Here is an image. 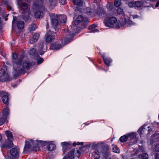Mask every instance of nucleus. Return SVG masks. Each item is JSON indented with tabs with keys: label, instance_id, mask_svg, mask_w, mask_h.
<instances>
[{
	"label": "nucleus",
	"instance_id": "f257e3e1",
	"mask_svg": "<svg viewBox=\"0 0 159 159\" xmlns=\"http://www.w3.org/2000/svg\"><path fill=\"white\" fill-rule=\"evenodd\" d=\"M43 141H35L32 139H28L25 141L24 151L29 150V151H37L39 150V146L42 144Z\"/></svg>",
	"mask_w": 159,
	"mask_h": 159
},
{
	"label": "nucleus",
	"instance_id": "f03ea898",
	"mask_svg": "<svg viewBox=\"0 0 159 159\" xmlns=\"http://www.w3.org/2000/svg\"><path fill=\"white\" fill-rule=\"evenodd\" d=\"M23 59L21 57L20 62H16L14 65L13 71L16 74L21 73L23 71L24 68H28L30 66V64L28 61H25L22 66L21 63Z\"/></svg>",
	"mask_w": 159,
	"mask_h": 159
},
{
	"label": "nucleus",
	"instance_id": "7ed1b4c3",
	"mask_svg": "<svg viewBox=\"0 0 159 159\" xmlns=\"http://www.w3.org/2000/svg\"><path fill=\"white\" fill-rule=\"evenodd\" d=\"M80 150L77 149L71 150L62 159H74L75 157H79L81 154Z\"/></svg>",
	"mask_w": 159,
	"mask_h": 159
},
{
	"label": "nucleus",
	"instance_id": "20e7f679",
	"mask_svg": "<svg viewBox=\"0 0 159 159\" xmlns=\"http://www.w3.org/2000/svg\"><path fill=\"white\" fill-rule=\"evenodd\" d=\"M33 0H18V3L20 6V11L21 13H24L28 9V5L26 3L23 2H27L28 3H30L33 2Z\"/></svg>",
	"mask_w": 159,
	"mask_h": 159
},
{
	"label": "nucleus",
	"instance_id": "39448f33",
	"mask_svg": "<svg viewBox=\"0 0 159 159\" xmlns=\"http://www.w3.org/2000/svg\"><path fill=\"white\" fill-rule=\"evenodd\" d=\"M11 80V78L9 77L5 70L2 69L0 70V81L4 82Z\"/></svg>",
	"mask_w": 159,
	"mask_h": 159
},
{
	"label": "nucleus",
	"instance_id": "423d86ee",
	"mask_svg": "<svg viewBox=\"0 0 159 159\" xmlns=\"http://www.w3.org/2000/svg\"><path fill=\"white\" fill-rule=\"evenodd\" d=\"M62 147V151L63 152L62 155L70 150L72 147V143L70 142H63L61 143Z\"/></svg>",
	"mask_w": 159,
	"mask_h": 159
},
{
	"label": "nucleus",
	"instance_id": "0eeeda50",
	"mask_svg": "<svg viewBox=\"0 0 159 159\" xmlns=\"http://www.w3.org/2000/svg\"><path fill=\"white\" fill-rule=\"evenodd\" d=\"M120 27V23L119 24L118 23L116 17L113 16L110 17V28H119Z\"/></svg>",
	"mask_w": 159,
	"mask_h": 159
},
{
	"label": "nucleus",
	"instance_id": "6e6552de",
	"mask_svg": "<svg viewBox=\"0 0 159 159\" xmlns=\"http://www.w3.org/2000/svg\"><path fill=\"white\" fill-rule=\"evenodd\" d=\"M100 152L102 153V155L106 158L109 157V151L108 145H106L103 147H99Z\"/></svg>",
	"mask_w": 159,
	"mask_h": 159
},
{
	"label": "nucleus",
	"instance_id": "1a4fd4ad",
	"mask_svg": "<svg viewBox=\"0 0 159 159\" xmlns=\"http://www.w3.org/2000/svg\"><path fill=\"white\" fill-rule=\"evenodd\" d=\"M136 135L135 132H132L128 134V136L130 138V145L134 144L137 142L138 138L136 137Z\"/></svg>",
	"mask_w": 159,
	"mask_h": 159
},
{
	"label": "nucleus",
	"instance_id": "9d476101",
	"mask_svg": "<svg viewBox=\"0 0 159 159\" xmlns=\"http://www.w3.org/2000/svg\"><path fill=\"white\" fill-rule=\"evenodd\" d=\"M53 33L49 31L46 33L45 36V41L47 43H50L55 39L54 36H53Z\"/></svg>",
	"mask_w": 159,
	"mask_h": 159
},
{
	"label": "nucleus",
	"instance_id": "9b49d317",
	"mask_svg": "<svg viewBox=\"0 0 159 159\" xmlns=\"http://www.w3.org/2000/svg\"><path fill=\"white\" fill-rule=\"evenodd\" d=\"M134 22L130 20L127 21L125 19H124L121 20L120 22V25L121 27H124L125 25H126L127 26H130L134 25Z\"/></svg>",
	"mask_w": 159,
	"mask_h": 159
},
{
	"label": "nucleus",
	"instance_id": "f8f14e48",
	"mask_svg": "<svg viewBox=\"0 0 159 159\" xmlns=\"http://www.w3.org/2000/svg\"><path fill=\"white\" fill-rule=\"evenodd\" d=\"M10 153L12 157L17 158L19 156V150L17 148H12L10 150Z\"/></svg>",
	"mask_w": 159,
	"mask_h": 159
},
{
	"label": "nucleus",
	"instance_id": "ddd939ff",
	"mask_svg": "<svg viewBox=\"0 0 159 159\" xmlns=\"http://www.w3.org/2000/svg\"><path fill=\"white\" fill-rule=\"evenodd\" d=\"M103 15L104 25L106 27H109V14L106 13H104Z\"/></svg>",
	"mask_w": 159,
	"mask_h": 159
},
{
	"label": "nucleus",
	"instance_id": "4468645a",
	"mask_svg": "<svg viewBox=\"0 0 159 159\" xmlns=\"http://www.w3.org/2000/svg\"><path fill=\"white\" fill-rule=\"evenodd\" d=\"M159 140V133H155L151 136L150 139V143L152 144L154 142H156Z\"/></svg>",
	"mask_w": 159,
	"mask_h": 159
},
{
	"label": "nucleus",
	"instance_id": "2eb2a0df",
	"mask_svg": "<svg viewBox=\"0 0 159 159\" xmlns=\"http://www.w3.org/2000/svg\"><path fill=\"white\" fill-rule=\"evenodd\" d=\"M13 139H7L6 140L4 145V147L6 148H10L12 147L13 145Z\"/></svg>",
	"mask_w": 159,
	"mask_h": 159
},
{
	"label": "nucleus",
	"instance_id": "dca6fc26",
	"mask_svg": "<svg viewBox=\"0 0 159 159\" xmlns=\"http://www.w3.org/2000/svg\"><path fill=\"white\" fill-rule=\"evenodd\" d=\"M22 57V58H24V56L23 55H22L21 56L19 59H18V55H17L15 53H13L12 54V58L14 60V61H13V66H14V65L16 62H20V59Z\"/></svg>",
	"mask_w": 159,
	"mask_h": 159
},
{
	"label": "nucleus",
	"instance_id": "f3484780",
	"mask_svg": "<svg viewBox=\"0 0 159 159\" xmlns=\"http://www.w3.org/2000/svg\"><path fill=\"white\" fill-rule=\"evenodd\" d=\"M39 34L38 33L35 34L30 41V43L32 44L36 42L39 38Z\"/></svg>",
	"mask_w": 159,
	"mask_h": 159
},
{
	"label": "nucleus",
	"instance_id": "a211bd4d",
	"mask_svg": "<svg viewBox=\"0 0 159 159\" xmlns=\"http://www.w3.org/2000/svg\"><path fill=\"white\" fill-rule=\"evenodd\" d=\"M100 152L99 147L98 150L93 152L92 154V157L95 159H98L100 157Z\"/></svg>",
	"mask_w": 159,
	"mask_h": 159
},
{
	"label": "nucleus",
	"instance_id": "6ab92c4d",
	"mask_svg": "<svg viewBox=\"0 0 159 159\" xmlns=\"http://www.w3.org/2000/svg\"><path fill=\"white\" fill-rule=\"evenodd\" d=\"M9 95L7 92L3 91L0 92V96L2 97V99H8Z\"/></svg>",
	"mask_w": 159,
	"mask_h": 159
},
{
	"label": "nucleus",
	"instance_id": "aec40b11",
	"mask_svg": "<svg viewBox=\"0 0 159 159\" xmlns=\"http://www.w3.org/2000/svg\"><path fill=\"white\" fill-rule=\"evenodd\" d=\"M45 43L44 42H40V45L39 46V54L41 55H42L45 52V51H43V48L44 47V45Z\"/></svg>",
	"mask_w": 159,
	"mask_h": 159
},
{
	"label": "nucleus",
	"instance_id": "412c9836",
	"mask_svg": "<svg viewBox=\"0 0 159 159\" xmlns=\"http://www.w3.org/2000/svg\"><path fill=\"white\" fill-rule=\"evenodd\" d=\"M101 56L104 60V62L105 64L107 66H109V60L108 58L106 57V55L105 53H103L101 54Z\"/></svg>",
	"mask_w": 159,
	"mask_h": 159
},
{
	"label": "nucleus",
	"instance_id": "4be33fe9",
	"mask_svg": "<svg viewBox=\"0 0 159 159\" xmlns=\"http://www.w3.org/2000/svg\"><path fill=\"white\" fill-rule=\"evenodd\" d=\"M51 23L53 28H54V29L56 30L57 26L58 24V20L55 18L52 19L51 20Z\"/></svg>",
	"mask_w": 159,
	"mask_h": 159
},
{
	"label": "nucleus",
	"instance_id": "5701e85b",
	"mask_svg": "<svg viewBox=\"0 0 159 159\" xmlns=\"http://www.w3.org/2000/svg\"><path fill=\"white\" fill-rule=\"evenodd\" d=\"M43 15V12L40 11H38L35 12L34 16L36 18H40L42 17Z\"/></svg>",
	"mask_w": 159,
	"mask_h": 159
},
{
	"label": "nucleus",
	"instance_id": "b1692460",
	"mask_svg": "<svg viewBox=\"0 0 159 159\" xmlns=\"http://www.w3.org/2000/svg\"><path fill=\"white\" fill-rule=\"evenodd\" d=\"M5 133L7 138V139H13L12 134L10 131H6Z\"/></svg>",
	"mask_w": 159,
	"mask_h": 159
},
{
	"label": "nucleus",
	"instance_id": "393cba45",
	"mask_svg": "<svg viewBox=\"0 0 159 159\" xmlns=\"http://www.w3.org/2000/svg\"><path fill=\"white\" fill-rule=\"evenodd\" d=\"M61 48V46L60 45L53 44L50 47V48L53 50H59Z\"/></svg>",
	"mask_w": 159,
	"mask_h": 159
},
{
	"label": "nucleus",
	"instance_id": "a878e982",
	"mask_svg": "<svg viewBox=\"0 0 159 159\" xmlns=\"http://www.w3.org/2000/svg\"><path fill=\"white\" fill-rule=\"evenodd\" d=\"M47 148L49 151H52L54 150L56 148V146L53 144L51 143L47 146Z\"/></svg>",
	"mask_w": 159,
	"mask_h": 159
},
{
	"label": "nucleus",
	"instance_id": "bb28decb",
	"mask_svg": "<svg viewBox=\"0 0 159 159\" xmlns=\"http://www.w3.org/2000/svg\"><path fill=\"white\" fill-rule=\"evenodd\" d=\"M84 20V18L82 16H79L76 18L75 20V23H77V24H78V23H80L83 21Z\"/></svg>",
	"mask_w": 159,
	"mask_h": 159
},
{
	"label": "nucleus",
	"instance_id": "cd10ccee",
	"mask_svg": "<svg viewBox=\"0 0 159 159\" xmlns=\"http://www.w3.org/2000/svg\"><path fill=\"white\" fill-rule=\"evenodd\" d=\"M37 28L36 25L33 23L30 25L28 28V30L30 32L33 31L35 30Z\"/></svg>",
	"mask_w": 159,
	"mask_h": 159
},
{
	"label": "nucleus",
	"instance_id": "c85d7f7f",
	"mask_svg": "<svg viewBox=\"0 0 159 159\" xmlns=\"http://www.w3.org/2000/svg\"><path fill=\"white\" fill-rule=\"evenodd\" d=\"M17 26L19 29H23L24 26V23L23 21H19L17 24Z\"/></svg>",
	"mask_w": 159,
	"mask_h": 159
},
{
	"label": "nucleus",
	"instance_id": "c756f323",
	"mask_svg": "<svg viewBox=\"0 0 159 159\" xmlns=\"http://www.w3.org/2000/svg\"><path fill=\"white\" fill-rule=\"evenodd\" d=\"M128 138L129 137L128 136V134L126 135H124L120 138V140L121 142H124L127 141Z\"/></svg>",
	"mask_w": 159,
	"mask_h": 159
},
{
	"label": "nucleus",
	"instance_id": "7c9ffc66",
	"mask_svg": "<svg viewBox=\"0 0 159 159\" xmlns=\"http://www.w3.org/2000/svg\"><path fill=\"white\" fill-rule=\"evenodd\" d=\"M9 111L8 106L6 107L3 111V114L4 116L6 117L9 114Z\"/></svg>",
	"mask_w": 159,
	"mask_h": 159
},
{
	"label": "nucleus",
	"instance_id": "2f4dec72",
	"mask_svg": "<svg viewBox=\"0 0 159 159\" xmlns=\"http://www.w3.org/2000/svg\"><path fill=\"white\" fill-rule=\"evenodd\" d=\"M139 156L142 159H148V156L146 153H143L142 154L139 155Z\"/></svg>",
	"mask_w": 159,
	"mask_h": 159
},
{
	"label": "nucleus",
	"instance_id": "473e14b6",
	"mask_svg": "<svg viewBox=\"0 0 159 159\" xmlns=\"http://www.w3.org/2000/svg\"><path fill=\"white\" fill-rule=\"evenodd\" d=\"M73 3L77 6H81L83 3V2L82 0H74Z\"/></svg>",
	"mask_w": 159,
	"mask_h": 159
},
{
	"label": "nucleus",
	"instance_id": "72a5a7b5",
	"mask_svg": "<svg viewBox=\"0 0 159 159\" xmlns=\"http://www.w3.org/2000/svg\"><path fill=\"white\" fill-rule=\"evenodd\" d=\"M60 19L61 23H65L66 20V16L65 15H61L60 16Z\"/></svg>",
	"mask_w": 159,
	"mask_h": 159
},
{
	"label": "nucleus",
	"instance_id": "f704fd0d",
	"mask_svg": "<svg viewBox=\"0 0 159 159\" xmlns=\"http://www.w3.org/2000/svg\"><path fill=\"white\" fill-rule=\"evenodd\" d=\"M135 7H140L143 5V2L141 1H136L134 2Z\"/></svg>",
	"mask_w": 159,
	"mask_h": 159
},
{
	"label": "nucleus",
	"instance_id": "c9c22d12",
	"mask_svg": "<svg viewBox=\"0 0 159 159\" xmlns=\"http://www.w3.org/2000/svg\"><path fill=\"white\" fill-rule=\"evenodd\" d=\"M146 130L144 126H142L138 130V132L141 134H143L145 133V131Z\"/></svg>",
	"mask_w": 159,
	"mask_h": 159
},
{
	"label": "nucleus",
	"instance_id": "e433bc0d",
	"mask_svg": "<svg viewBox=\"0 0 159 159\" xmlns=\"http://www.w3.org/2000/svg\"><path fill=\"white\" fill-rule=\"evenodd\" d=\"M70 41V40L67 38H64L62 39L61 43L63 45H65L68 43Z\"/></svg>",
	"mask_w": 159,
	"mask_h": 159
},
{
	"label": "nucleus",
	"instance_id": "4c0bfd02",
	"mask_svg": "<svg viewBox=\"0 0 159 159\" xmlns=\"http://www.w3.org/2000/svg\"><path fill=\"white\" fill-rule=\"evenodd\" d=\"M112 150L113 152L116 153H119L120 152V149L116 146L113 148Z\"/></svg>",
	"mask_w": 159,
	"mask_h": 159
},
{
	"label": "nucleus",
	"instance_id": "58836bf2",
	"mask_svg": "<svg viewBox=\"0 0 159 159\" xmlns=\"http://www.w3.org/2000/svg\"><path fill=\"white\" fill-rule=\"evenodd\" d=\"M36 52V50L35 49L33 48L30 49L29 51V53L31 55H34Z\"/></svg>",
	"mask_w": 159,
	"mask_h": 159
},
{
	"label": "nucleus",
	"instance_id": "ea45409f",
	"mask_svg": "<svg viewBox=\"0 0 159 159\" xmlns=\"http://www.w3.org/2000/svg\"><path fill=\"white\" fill-rule=\"evenodd\" d=\"M116 11L118 14H122L124 13L123 9L120 8H118L116 9Z\"/></svg>",
	"mask_w": 159,
	"mask_h": 159
},
{
	"label": "nucleus",
	"instance_id": "a19ab883",
	"mask_svg": "<svg viewBox=\"0 0 159 159\" xmlns=\"http://www.w3.org/2000/svg\"><path fill=\"white\" fill-rule=\"evenodd\" d=\"M128 5V6L130 8H132L135 7L134 2V1H131L129 2Z\"/></svg>",
	"mask_w": 159,
	"mask_h": 159
},
{
	"label": "nucleus",
	"instance_id": "79ce46f5",
	"mask_svg": "<svg viewBox=\"0 0 159 159\" xmlns=\"http://www.w3.org/2000/svg\"><path fill=\"white\" fill-rule=\"evenodd\" d=\"M121 1L120 0H116L114 4L116 7H118L121 4Z\"/></svg>",
	"mask_w": 159,
	"mask_h": 159
},
{
	"label": "nucleus",
	"instance_id": "37998d69",
	"mask_svg": "<svg viewBox=\"0 0 159 159\" xmlns=\"http://www.w3.org/2000/svg\"><path fill=\"white\" fill-rule=\"evenodd\" d=\"M6 120V118L3 117L0 119V125H3L5 122Z\"/></svg>",
	"mask_w": 159,
	"mask_h": 159
},
{
	"label": "nucleus",
	"instance_id": "c03bdc74",
	"mask_svg": "<svg viewBox=\"0 0 159 159\" xmlns=\"http://www.w3.org/2000/svg\"><path fill=\"white\" fill-rule=\"evenodd\" d=\"M97 25L95 24H93L92 25H90L89 27V29L90 30H92L97 27Z\"/></svg>",
	"mask_w": 159,
	"mask_h": 159
},
{
	"label": "nucleus",
	"instance_id": "a18cd8bd",
	"mask_svg": "<svg viewBox=\"0 0 159 159\" xmlns=\"http://www.w3.org/2000/svg\"><path fill=\"white\" fill-rule=\"evenodd\" d=\"M43 59L42 58L40 57L39 59L38 60L37 64L39 65L43 61Z\"/></svg>",
	"mask_w": 159,
	"mask_h": 159
},
{
	"label": "nucleus",
	"instance_id": "49530a36",
	"mask_svg": "<svg viewBox=\"0 0 159 159\" xmlns=\"http://www.w3.org/2000/svg\"><path fill=\"white\" fill-rule=\"evenodd\" d=\"M87 12L86 13L88 15L91 14L92 12L91 10V9L89 7H88L86 8Z\"/></svg>",
	"mask_w": 159,
	"mask_h": 159
},
{
	"label": "nucleus",
	"instance_id": "de8ad7c7",
	"mask_svg": "<svg viewBox=\"0 0 159 159\" xmlns=\"http://www.w3.org/2000/svg\"><path fill=\"white\" fill-rule=\"evenodd\" d=\"M155 148L156 152H159V143L156 144L155 146Z\"/></svg>",
	"mask_w": 159,
	"mask_h": 159
},
{
	"label": "nucleus",
	"instance_id": "09e8293b",
	"mask_svg": "<svg viewBox=\"0 0 159 159\" xmlns=\"http://www.w3.org/2000/svg\"><path fill=\"white\" fill-rule=\"evenodd\" d=\"M148 129H147V131H148V134H149L152 131V129L150 127H148Z\"/></svg>",
	"mask_w": 159,
	"mask_h": 159
},
{
	"label": "nucleus",
	"instance_id": "8fccbe9b",
	"mask_svg": "<svg viewBox=\"0 0 159 159\" xmlns=\"http://www.w3.org/2000/svg\"><path fill=\"white\" fill-rule=\"evenodd\" d=\"M2 101L4 103L6 104V107L8 106V105L9 103L8 100H2Z\"/></svg>",
	"mask_w": 159,
	"mask_h": 159
},
{
	"label": "nucleus",
	"instance_id": "3c124183",
	"mask_svg": "<svg viewBox=\"0 0 159 159\" xmlns=\"http://www.w3.org/2000/svg\"><path fill=\"white\" fill-rule=\"evenodd\" d=\"M16 17L15 16H13V20L12 21V26L13 27L14 26V24H15V21L16 20Z\"/></svg>",
	"mask_w": 159,
	"mask_h": 159
},
{
	"label": "nucleus",
	"instance_id": "603ef678",
	"mask_svg": "<svg viewBox=\"0 0 159 159\" xmlns=\"http://www.w3.org/2000/svg\"><path fill=\"white\" fill-rule=\"evenodd\" d=\"M59 2L61 4L64 5L66 2V0H59Z\"/></svg>",
	"mask_w": 159,
	"mask_h": 159
},
{
	"label": "nucleus",
	"instance_id": "864d4df0",
	"mask_svg": "<svg viewBox=\"0 0 159 159\" xmlns=\"http://www.w3.org/2000/svg\"><path fill=\"white\" fill-rule=\"evenodd\" d=\"M139 149L141 150L142 152H143L144 151V149L143 146H139Z\"/></svg>",
	"mask_w": 159,
	"mask_h": 159
},
{
	"label": "nucleus",
	"instance_id": "5fc2aeb1",
	"mask_svg": "<svg viewBox=\"0 0 159 159\" xmlns=\"http://www.w3.org/2000/svg\"><path fill=\"white\" fill-rule=\"evenodd\" d=\"M6 5L7 8V9H8L9 10H10L11 9V7L10 5L7 4H7H5Z\"/></svg>",
	"mask_w": 159,
	"mask_h": 159
},
{
	"label": "nucleus",
	"instance_id": "6e6d98bb",
	"mask_svg": "<svg viewBox=\"0 0 159 159\" xmlns=\"http://www.w3.org/2000/svg\"><path fill=\"white\" fill-rule=\"evenodd\" d=\"M155 157L156 159H159V154H156L155 155Z\"/></svg>",
	"mask_w": 159,
	"mask_h": 159
},
{
	"label": "nucleus",
	"instance_id": "4d7b16f0",
	"mask_svg": "<svg viewBox=\"0 0 159 159\" xmlns=\"http://www.w3.org/2000/svg\"><path fill=\"white\" fill-rule=\"evenodd\" d=\"M98 30H94L91 31L90 33H95L96 32H98Z\"/></svg>",
	"mask_w": 159,
	"mask_h": 159
},
{
	"label": "nucleus",
	"instance_id": "13d9d810",
	"mask_svg": "<svg viewBox=\"0 0 159 159\" xmlns=\"http://www.w3.org/2000/svg\"><path fill=\"white\" fill-rule=\"evenodd\" d=\"M84 144V143L83 142H78L77 143V145H83Z\"/></svg>",
	"mask_w": 159,
	"mask_h": 159
},
{
	"label": "nucleus",
	"instance_id": "bf43d9fd",
	"mask_svg": "<svg viewBox=\"0 0 159 159\" xmlns=\"http://www.w3.org/2000/svg\"><path fill=\"white\" fill-rule=\"evenodd\" d=\"M159 7V1H158L155 5V7Z\"/></svg>",
	"mask_w": 159,
	"mask_h": 159
},
{
	"label": "nucleus",
	"instance_id": "052dcab7",
	"mask_svg": "<svg viewBox=\"0 0 159 159\" xmlns=\"http://www.w3.org/2000/svg\"><path fill=\"white\" fill-rule=\"evenodd\" d=\"M139 151L138 150H137L136 152H135V155H137L139 153Z\"/></svg>",
	"mask_w": 159,
	"mask_h": 159
},
{
	"label": "nucleus",
	"instance_id": "680f3d73",
	"mask_svg": "<svg viewBox=\"0 0 159 159\" xmlns=\"http://www.w3.org/2000/svg\"><path fill=\"white\" fill-rule=\"evenodd\" d=\"M101 0H94V1L96 3H99Z\"/></svg>",
	"mask_w": 159,
	"mask_h": 159
},
{
	"label": "nucleus",
	"instance_id": "e2e57ef3",
	"mask_svg": "<svg viewBox=\"0 0 159 159\" xmlns=\"http://www.w3.org/2000/svg\"><path fill=\"white\" fill-rule=\"evenodd\" d=\"M77 145V143H73L72 144V145H73L74 146H75L76 145Z\"/></svg>",
	"mask_w": 159,
	"mask_h": 159
},
{
	"label": "nucleus",
	"instance_id": "0e129e2a",
	"mask_svg": "<svg viewBox=\"0 0 159 159\" xmlns=\"http://www.w3.org/2000/svg\"><path fill=\"white\" fill-rule=\"evenodd\" d=\"M3 2H4V3H5L6 4H7V0H2Z\"/></svg>",
	"mask_w": 159,
	"mask_h": 159
},
{
	"label": "nucleus",
	"instance_id": "69168bd1",
	"mask_svg": "<svg viewBox=\"0 0 159 159\" xmlns=\"http://www.w3.org/2000/svg\"><path fill=\"white\" fill-rule=\"evenodd\" d=\"M2 139V137L0 135V142L1 141Z\"/></svg>",
	"mask_w": 159,
	"mask_h": 159
},
{
	"label": "nucleus",
	"instance_id": "338daca9",
	"mask_svg": "<svg viewBox=\"0 0 159 159\" xmlns=\"http://www.w3.org/2000/svg\"><path fill=\"white\" fill-rule=\"evenodd\" d=\"M1 18H0V24H1Z\"/></svg>",
	"mask_w": 159,
	"mask_h": 159
},
{
	"label": "nucleus",
	"instance_id": "774afa93",
	"mask_svg": "<svg viewBox=\"0 0 159 159\" xmlns=\"http://www.w3.org/2000/svg\"><path fill=\"white\" fill-rule=\"evenodd\" d=\"M5 20H6H6H7V18H5Z\"/></svg>",
	"mask_w": 159,
	"mask_h": 159
}]
</instances>
